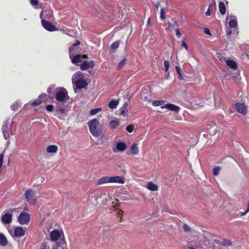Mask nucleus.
I'll return each instance as SVG.
<instances>
[{
	"label": "nucleus",
	"mask_w": 249,
	"mask_h": 249,
	"mask_svg": "<svg viewBox=\"0 0 249 249\" xmlns=\"http://www.w3.org/2000/svg\"><path fill=\"white\" fill-rule=\"evenodd\" d=\"M41 101L40 99H37L36 100H35V101H34L31 105L32 106H38L39 105H40L41 103Z\"/></svg>",
	"instance_id": "58836bf2"
},
{
	"label": "nucleus",
	"mask_w": 249,
	"mask_h": 249,
	"mask_svg": "<svg viewBox=\"0 0 249 249\" xmlns=\"http://www.w3.org/2000/svg\"><path fill=\"white\" fill-rule=\"evenodd\" d=\"M39 99H40L41 102H45L47 99V95L46 94H42L39 95Z\"/></svg>",
	"instance_id": "4c0bfd02"
},
{
	"label": "nucleus",
	"mask_w": 249,
	"mask_h": 249,
	"mask_svg": "<svg viewBox=\"0 0 249 249\" xmlns=\"http://www.w3.org/2000/svg\"><path fill=\"white\" fill-rule=\"evenodd\" d=\"M9 121L10 120L8 119L4 121L1 128L4 138L6 140L10 139V135L12 131L11 126L8 125Z\"/></svg>",
	"instance_id": "20e7f679"
},
{
	"label": "nucleus",
	"mask_w": 249,
	"mask_h": 249,
	"mask_svg": "<svg viewBox=\"0 0 249 249\" xmlns=\"http://www.w3.org/2000/svg\"><path fill=\"white\" fill-rule=\"evenodd\" d=\"M46 108L49 111H52L53 109V106L52 105H49L46 106Z\"/></svg>",
	"instance_id": "de8ad7c7"
},
{
	"label": "nucleus",
	"mask_w": 249,
	"mask_h": 249,
	"mask_svg": "<svg viewBox=\"0 0 249 249\" xmlns=\"http://www.w3.org/2000/svg\"><path fill=\"white\" fill-rule=\"evenodd\" d=\"M110 183H115L123 184L124 183V179L121 176L110 177Z\"/></svg>",
	"instance_id": "2eb2a0df"
},
{
	"label": "nucleus",
	"mask_w": 249,
	"mask_h": 249,
	"mask_svg": "<svg viewBox=\"0 0 249 249\" xmlns=\"http://www.w3.org/2000/svg\"><path fill=\"white\" fill-rule=\"evenodd\" d=\"M75 53V51H73V49L72 48H69L70 58L71 61L73 64L77 65L78 63L82 61V54H77L74 55Z\"/></svg>",
	"instance_id": "423d86ee"
},
{
	"label": "nucleus",
	"mask_w": 249,
	"mask_h": 249,
	"mask_svg": "<svg viewBox=\"0 0 249 249\" xmlns=\"http://www.w3.org/2000/svg\"><path fill=\"white\" fill-rule=\"evenodd\" d=\"M80 44V42L78 40H76V43L72 44L71 46L70 47V48H72L73 49V51H75L74 50V48L75 47V46H77L78 45H79V44Z\"/></svg>",
	"instance_id": "8fccbe9b"
},
{
	"label": "nucleus",
	"mask_w": 249,
	"mask_h": 249,
	"mask_svg": "<svg viewBox=\"0 0 249 249\" xmlns=\"http://www.w3.org/2000/svg\"><path fill=\"white\" fill-rule=\"evenodd\" d=\"M8 241L6 236L2 233H0V245L3 247L7 246Z\"/></svg>",
	"instance_id": "4be33fe9"
},
{
	"label": "nucleus",
	"mask_w": 249,
	"mask_h": 249,
	"mask_svg": "<svg viewBox=\"0 0 249 249\" xmlns=\"http://www.w3.org/2000/svg\"><path fill=\"white\" fill-rule=\"evenodd\" d=\"M118 201H118V200L116 199V200H115V202H114V201H113V202H112V203L113 204V207L114 208H116V209H118Z\"/></svg>",
	"instance_id": "603ef678"
},
{
	"label": "nucleus",
	"mask_w": 249,
	"mask_h": 249,
	"mask_svg": "<svg viewBox=\"0 0 249 249\" xmlns=\"http://www.w3.org/2000/svg\"><path fill=\"white\" fill-rule=\"evenodd\" d=\"M218 244L222 246L228 247L231 245V242L227 239H222L221 240L219 241Z\"/></svg>",
	"instance_id": "5701e85b"
},
{
	"label": "nucleus",
	"mask_w": 249,
	"mask_h": 249,
	"mask_svg": "<svg viewBox=\"0 0 249 249\" xmlns=\"http://www.w3.org/2000/svg\"><path fill=\"white\" fill-rule=\"evenodd\" d=\"M25 230L21 227H18L14 230V232L13 234H12V236L13 237H21L25 235Z\"/></svg>",
	"instance_id": "ddd939ff"
},
{
	"label": "nucleus",
	"mask_w": 249,
	"mask_h": 249,
	"mask_svg": "<svg viewBox=\"0 0 249 249\" xmlns=\"http://www.w3.org/2000/svg\"><path fill=\"white\" fill-rule=\"evenodd\" d=\"M131 152L133 155H137L139 152V149L136 144H133L130 147Z\"/></svg>",
	"instance_id": "7c9ffc66"
},
{
	"label": "nucleus",
	"mask_w": 249,
	"mask_h": 249,
	"mask_svg": "<svg viewBox=\"0 0 249 249\" xmlns=\"http://www.w3.org/2000/svg\"><path fill=\"white\" fill-rule=\"evenodd\" d=\"M172 21H173V22H168V27H167L166 28V30L170 29L171 30H173L178 27V25L177 21H175L173 19H172Z\"/></svg>",
	"instance_id": "b1692460"
},
{
	"label": "nucleus",
	"mask_w": 249,
	"mask_h": 249,
	"mask_svg": "<svg viewBox=\"0 0 249 249\" xmlns=\"http://www.w3.org/2000/svg\"><path fill=\"white\" fill-rule=\"evenodd\" d=\"M126 130L129 133H132L133 131V126L132 125L127 126Z\"/></svg>",
	"instance_id": "37998d69"
},
{
	"label": "nucleus",
	"mask_w": 249,
	"mask_h": 249,
	"mask_svg": "<svg viewBox=\"0 0 249 249\" xmlns=\"http://www.w3.org/2000/svg\"><path fill=\"white\" fill-rule=\"evenodd\" d=\"M147 188L148 190L152 191H156L158 190V186L152 182H149L147 183Z\"/></svg>",
	"instance_id": "a878e982"
},
{
	"label": "nucleus",
	"mask_w": 249,
	"mask_h": 249,
	"mask_svg": "<svg viewBox=\"0 0 249 249\" xmlns=\"http://www.w3.org/2000/svg\"><path fill=\"white\" fill-rule=\"evenodd\" d=\"M181 46L182 47H183L186 49V50H188V46L186 45V44L185 42L184 41V40H183L182 41Z\"/></svg>",
	"instance_id": "864d4df0"
},
{
	"label": "nucleus",
	"mask_w": 249,
	"mask_h": 249,
	"mask_svg": "<svg viewBox=\"0 0 249 249\" xmlns=\"http://www.w3.org/2000/svg\"><path fill=\"white\" fill-rule=\"evenodd\" d=\"M229 20V27L231 29H233L234 30H238L237 20L236 16L232 15H228L226 18V20Z\"/></svg>",
	"instance_id": "0eeeda50"
},
{
	"label": "nucleus",
	"mask_w": 249,
	"mask_h": 249,
	"mask_svg": "<svg viewBox=\"0 0 249 249\" xmlns=\"http://www.w3.org/2000/svg\"><path fill=\"white\" fill-rule=\"evenodd\" d=\"M176 35L179 38L181 36V34L178 28L176 29L175 30Z\"/></svg>",
	"instance_id": "09e8293b"
},
{
	"label": "nucleus",
	"mask_w": 249,
	"mask_h": 249,
	"mask_svg": "<svg viewBox=\"0 0 249 249\" xmlns=\"http://www.w3.org/2000/svg\"><path fill=\"white\" fill-rule=\"evenodd\" d=\"M30 3L32 6L35 7L36 8H37V6L38 4V0H30Z\"/></svg>",
	"instance_id": "e433bc0d"
},
{
	"label": "nucleus",
	"mask_w": 249,
	"mask_h": 249,
	"mask_svg": "<svg viewBox=\"0 0 249 249\" xmlns=\"http://www.w3.org/2000/svg\"><path fill=\"white\" fill-rule=\"evenodd\" d=\"M219 9L220 13L222 15H224L226 13L225 5L223 2L220 1L219 3Z\"/></svg>",
	"instance_id": "c85d7f7f"
},
{
	"label": "nucleus",
	"mask_w": 249,
	"mask_h": 249,
	"mask_svg": "<svg viewBox=\"0 0 249 249\" xmlns=\"http://www.w3.org/2000/svg\"><path fill=\"white\" fill-rule=\"evenodd\" d=\"M175 69H176V71L177 72L178 74L182 73H181V70H180V68H179V66H176L175 67Z\"/></svg>",
	"instance_id": "3c124183"
},
{
	"label": "nucleus",
	"mask_w": 249,
	"mask_h": 249,
	"mask_svg": "<svg viewBox=\"0 0 249 249\" xmlns=\"http://www.w3.org/2000/svg\"><path fill=\"white\" fill-rule=\"evenodd\" d=\"M58 247H59V245L57 244L55 246H54L53 247V248L52 249H58Z\"/></svg>",
	"instance_id": "680f3d73"
},
{
	"label": "nucleus",
	"mask_w": 249,
	"mask_h": 249,
	"mask_svg": "<svg viewBox=\"0 0 249 249\" xmlns=\"http://www.w3.org/2000/svg\"><path fill=\"white\" fill-rule=\"evenodd\" d=\"M231 76L233 77H234V78H237V76L239 75V73L238 72H237V73H235L234 74H233V73H232L231 74Z\"/></svg>",
	"instance_id": "4d7b16f0"
},
{
	"label": "nucleus",
	"mask_w": 249,
	"mask_h": 249,
	"mask_svg": "<svg viewBox=\"0 0 249 249\" xmlns=\"http://www.w3.org/2000/svg\"><path fill=\"white\" fill-rule=\"evenodd\" d=\"M165 101L156 100L152 102V105L155 107L160 106L161 108H165Z\"/></svg>",
	"instance_id": "393cba45"
},
{
	"label": "nucleus",
	"mask_w": 249,
	"mask_h": 249,
	"mask_svg": "<svg viewBox=\"0 0 249 249\" xmlns=\"http://www.w3.org/2000/svg\"><path fill=\"white\" fill-rule=\"evenodd\" d=\"M226 64L231 69L234 70H236L237 68V65L236 63L232 59L229 58L226 61Z\"/></svg>",
	"instance_id": "aec40b11"
},
{
	"label": "nucleus",
	"mask_w": 249,
	"mask_h": 249,
	"mask_svg": "<svg viewBox=\"0 0 249 249\" xmlns=\"http://www.w3.org/2000/svg\"><path fill=\"white\" fill-rule=\"evenodd\" d=\"M102 108L101 107L94 108L90 110L89 112V114L90 115H94L98 113L99 112L102 110Z\"/></svg>",
	"instance_id": "473e14b6"
},
{
	"label": "nucleus",
	"mask_w": 249,
	"mask_h": 249,
	"mask_svg": "<svg viewBox=\"0 0 249 249\" xmlns=\"http://www.w3.org/2000/svg\"><path fill=\"white\" fill-rule=\"evenodd\" d=\"M95 63L92 60L88 61H84L82 64H80V69L82 71L87 70L89 68H92L94 67Z\"/></svg>",
	"instance_id": "9d476101"
},
{
	"label": "nucleus",
	"mask_w": 249,
	"mask_h": 249,
	"mask_svg": "<svg viewBox=\"0 0 249 249\" xmlns=\"http://www.w3.org/2000/svg\"><path fill=\"white\" fill-rule=\"evenodd\" d=\"M126 145L124 142H120L116 144L115 148H113V151L114 152H123L124 151L126 148Z\"/></svg>",
	"instance_id": "4468645a"
},
{
	"label": "nucleus",
	"mask_w": 249,
	"mask_h": 249,
	"mask_svg": "<svg viewBox=\"0 0 249 249\" xmlns=\"http://www.w3.org/2000/svg\"><path fill=\"white\" fill-rule=\"evenodd\" d=\"M183 229L186 232L190 231V227L186 224H184L183 226Z\"/></svg>",
	"instance_id": "c03bdc74"
},
{
	"label": "nucleus",
	"mask_w": 249,
	"mask_h": 249,
	"mask_svg": "<svg viewBox=\"0 0 249 249\" xmlns=\"http://www.w3.org/2000/svg\"><path fill=\"white\" fill-rule=\"evenodd\" d=\"M218 58L221 62H225V63L226 60H227L229 59V58H226L224 56L221 55L218 56Z\"/></svg>",
	"instance_id": "49530a36"
},
{
	"label": "nucleus",
	"mask_w": 249,
	"mask_h": 249,
	"mask_svg": "<svg viewBox=\"0 0 249 249\" xmlns=\"http://www.w3.org/2000/svg\"><path fill=\"white\" fill-rule=\"evenodd\" d=\"M232 34V32L231 30H228L227 32V35L228 36H230L231 35V34Z\"/></svg>",
	"instance_id": "052dcab7"
},
{
	"label": "nucleus",
	"mask_w": 249,
	"mask_h": 249,
	"mask_svg": "<svg viewBox=\"0 0 249 249\" xmlns=\"http://www.w3.org/2000/svg\"><path fill=\"white\" fill-rule=\"evenodd\" d=\"M165 108H167L170 110L178 112L180 110V107L178 106L172 104H167L164 107Z\"/></svg>",
	"instance_id": "a211bd4d"
},
{
	"label": "nucleus",
	"mask_w": 249,
	"mask_h": 249,
	"mask_svg": "<svg viewBox=\"0 0 249 249\" xmlns=\"http://www.w3.org/2000/svg\"><path fill=\"white\" fill-rule=\"evenodd\" d=\"M126 59H125V58L123 59L118 64V65L117 66L118 69H121L126 64Z\"/></svg>",
	"instance_id": "72a5a7b5"
},
{
	"label": "nucleus",
	"mask_w": 249,
	"mask_h": 249,
	"mask_svg": "<svg viewBox=\"0 0 249 249\" xmlns=\"http://www.w3.org/2000/svg\"><path fill=\"white\" fill-rule=\"evenodd\" d=\"M30 215L27 212H21L18 217V222L22 225L26 224L29 222Z\"/></svg>",
	"instance_id": "6e6552de"
},
{
	"label": "nucleus",
	"mask_w": 249,
	"mask_h": 249,
	"mask_svg": "<svg viewBox=\"0 0 249 249\" xmlns=\"http://www.w3.org/2000/svg\"><path fill=\"white\" fill-rule=\"evenodd\" d=\"M221 168L219 166H215L213 170V174L214 176H217L220 172Z\"/></svg>",
	"instance_id": "f704fd0d"
},
{
	"label": "nucleus",
	"mask_w": 249,
	"mask_h": 249,
	"mask_svg": "<svg viewBox=\"0 0 249 249\" xmlns=\"http://www.w3.org/2000/svg\"><path fill=\"white\" fill-rule=\"evenodd\" d=\"M47 92L50 95L53 93L55 99L60 103L65 102L69 99L67 90L63 88H55V86L52 85L48 88Z\"/></svg>",
	"instance_id": "f257e3e1"
},
{
	"label": "nucleus",
	"mask_w": 249,
	"mask_h": 249,
	"mask_svg": "<svg viewBox=\"0 0 249 249\" xmlns=\"http://www.w3.org/2000/svg\"><path fill=\"white\" fill-rule=\"evenodd\" d=\"M110 177L104 176L99 178L97 182V185L110 183Z\"/></svg>",
	"instance_id": "6ab92c4d"
},
{
	"label": "nucleus",
	"mask_w": 249,
	"mask_h": 249,
	"mask_svg": "<svg viewBox=\"0 0 249 249\" xmlns=\"http://www.w3.org/2000/svg\"><path fill=\"white\" fill-rule=\"evenodd\" d=\"M164 66L165 68V71L167 72L169 69V62L167 60H165L164 62Z\"/></svg>",
	"instance_id": "a19ab883"
},
{
	"label": "nucleus",
	"mask_w": 249,
	"mask_h": 249,
	"mask_svg": "<svg viewBox=\"0 0 249 249\" xmlns=\"http://www.w3.org/2000/svg\"><path fill=\"white\" fill-rule=\"evenodd\" d=\"M128 104L125 103L124 104L123 106L121 107L120 111L122 115H124L125 112L127 111Z\"/></svg>",
	"instance_id": "2f4dec72"
},
{
	"label": "nucleus",
	"mask_w": 249,
	"mask_h": 249,
	"mask_svg": "<svg viewBox=\"0 0 249 249\" xmlns=\"http://www.w3.org/2000/svg\"><path fill=\"white\" fill-rule=\"evenodd\" d=\"M58 149V147L55 145H50L47 148L46 151L49 153H56Z\"/></svg>",
	"instance_id": "412c9836"
},
{
	"label": "nucleus",
	"mask_w": 249,
	"mask_h": 249,
	"mask_svg": "<svg viewBox=\"0 0 249 249\" xmlns=\"http://www.w3.org/2000/svg\"><path fill=\"white\" fill-rule=\"evenodd\" d=\"M83 73L79 71L76 72L72 76V82L74 90L85 88L88 83L82 78Z\"/></svg>",
	"instance_id": "f03ea898"
},
{
	"label": "nucleus",
	"mask_w": 249,
	"mask_h": 249,
	"mask_svg": "<svg viewBox=\"0 0 249 249\" xmlns=\"http://www.w3.org/2000/svg\"><path fill=\"white\" fill-rule=\"evenodd\" d=\"M204 33L206 35H211L210 31V30L208 28H205V29H204Z\"/></svg>",
	"instance_id": "5fc2aeb1"
},
{
	"label": "nucleus",
	"mask_w": 249,
	"mask_h": 249,
	"mask_svg": "<svg viewBox=\"0 0 249 249\" xmlns=\"http://www.w3.org/2000/svg\"><path fill=\"white\" fill-rule=\"evenodd\" d=\"M110 126L114 129L119 124V121L118 119L111 120L109 123Z\"/></svg>",
	"instance_id": "c756f323"
},
{
	"label": "nucleus",
	"mask_w": 249,
	"mask_h": 249,
	"mask_svg": "<svg viewBox=\"0 0 249 249\" xmlns=\"http://www.w3.org/2000/svg\"><path fill=\"white\" fill-rule=\"evenodd\" d=\"M216 9V3L213 0L209 5L207 10L205 12V15L207 17L211 15L212 12Z\"/></svg>",
	"instance_id": "dca6fc26"
},
{
	"label": "nucleus",
	"mask_w": 249,
	"mask_h": 249,
	"mask_svg": "<svg viewBox=\"0 0 249 249\" xmlns=\"http://www.w3.org/2000/svg\"><path fill=\"white\" fill-rule=\"evenodd\" d=\"M4 154H0V169L1 168L3 162Z\"/></svg>",
	"instance_id": "a18cd8bd"
},
{
	"label": "nucleus",
	"mask_w": 249,
	"mask_h": 249,
	"mask_svg": "<svg viewBox=\"0 0 249 249\" xmlns=\"http://www.w3.org/2000/svg\"><path fill=\"white\" fill-rule=\"evenodd\" d=\"M178 75H179V79H180V80H183V76H182V73L179 74H178Z\"/></svg>",
	"instance_id": "0e129e2a"
},
{
	"label": "nucleus",
	"mask_w": 249,
	"mask_h": 249,
	"mask_svg": "<svg viewBox=\"0 0 249 249\" xmlns=\"http://www.w3.org/2000/svg\"><path fill=\"white\" fill-rule=\"evenodd\" d=\"M118 104H119L118 101L113 100L111 101L109 103L108 106L111 109H115L117 107Z\"/></svg>",
	"instance_id": "cd10ccee"
},
{
	"label": "nucleus",
	"mask_w": 249,
	"mask_h": 249,
	"mask_svg": "<svg viewBox=\"0 0 249 249\" xmlns=\"http://www.w3.org/2000/svg\"><path fill=\"white\" fill-rule=\"evenodd\" d=\"M42 14H43V12H42L41 13H40V18H42Z\"/></svg>",
	"instance_id": "338daca9"
},
{
	"label": "nucleus",
	"mask_w": 249,
	"mask_h": 249,
	"mask_svg": "<svg viewBox=\"0 0 249 249\" xmlns=\"http://www.w3.org/2000/svg\"><path fill=\"white\" fill-rule=\"evenodd\" d=\"M120 45V43L119 41H115L114 43H113L111 45V48L112 49H117Z\"/></svg>",
	"instance_id": "c9c22d12"
},
{
	"label": "nucleus",
	"mask_w": 249,
	"mask_h": 249,
	"mask_svg": "<svg viewBox=\"0 0 249 249\" xmlns=\"http://www.w3.org/2000/svg\"><path fill=\"white\" fill-rule=\"evenodd\" d=\"M58 110H59V111L60 112H61V113H64V110H65L64 108H63V107H59V108H58Z\"/></svg>",
	"instance_id": "6e6d98bb"
},
{
	"label": "nucleus",
	"mask_w": 249,
	"mask_h": 249,
	"mask_svg": "<svg viewBox=\"0 0 249 249\" xmlns=\"http://www.w3.org/2000/svg\"><path fill=\"white\" fill-rule=\"evenodd\" d=\"M160 18L161 19H164L165 18V14L164 13V8H161L160 11Z\"/></svg>",
	"instance_id": "ea45409f"
},
{
	"label": "nucleus",
	"mask_w": 249,
	"mask_h": 249,
	"mask_svg": "<svg viewBox=\"0 0 249 249\" xmlns=\"http://www.w3.org/2000/svg\"><path fill=\"white\" fill-rule=\"evenodd\" d=\"M235 107L236 110L242 114H246L247 113V108L244 104L237 103L235 104Z\"/></svg>",
	"instance_id": "f8f14e48"
},
{
	"label": "nucleus",
	"mask_w": 249,
	"mask_h": 249,
	"mask_svg": "<svg viewBox=\"0 0 249 249\" xmlns=\"http://www.w3.org/2000/svg\"><path fill=\"white\" fill-rule=\"evenodd\" d=\"M160 5V3L159 2H157V3L156 4L155 6L156 7V8L158 9V7Z\"/></svg>",
	"instance_id": "e2e57ef3"
},
{
	"label": "nucleus",
	"mask_w": 249,
	"mask_h": 249,
	"mask_svg": "<svg viewBox=\"0 0 249 249\" xmlns=\"http://www.w3.org/2000/svg\"><path fill=\"white\" fill-rule=\"evenodd\" d=\"M88 56L86 54L82 55V58H87Z\"/></svg>",
	"instance_id": "69168bd1"
},
{
	"label": "nucleus",
	"mask_w": 249,
	"mask_h": 249,
	"mask_svg": "<svg viewBox=\"0 0 249 249\" xmlns=\"http://www.w3.org/2000/svg\"><path fill=\"white\" fill-rule=\"evenodd\" d=\"M89 130L94 137H98L102 133V130L100 127V123L96 119L89 120L88 123Z\"/></svg>",
	"instance_id": "7ed1b4c3"
},
{
	"label": "nucleus",
	"mask_w": 249,
	"mask_h": 249,
	"mask_svg": "<svg viewBox=\"0 0 249 249\" xmlns=\"http://www.w3.org/2000/svg\"><path fill=\"white\" fill-rule=\"evenodd\" d=\"M249 212H247V210H246V211L244 212H241L240 213V215L241 216H243L244 215H245Z\"/></svg>",
	"instance_id": "13d9d810"
},
{
	"label": "nucleus",
	"mask_w": 249,
	"mask_h": 249,
	"mask_svg": "<svg viewBox=\"0 0 249 249\" xmlns=\"http://www.w3.org/2000/svg\"><path fill=\"white\" fill-rule=\"evenodd\" d=\"M120 216H123V215L122 214V213H120Z\"/></svg>",
	"instance_id": "774afa93"
},
{
	"label": "nucleus",
	"mask_w": 249,
	"mask_h": 249,
	"mask_svg": "<svg viewBox=\"0 0 249 249\" xmlns=\"http://www.w3.org/2000/svg\"><path fill=\"white\" fill-rule=\"evenodd\" d=\"M150 25H151L150 18H149L147 20V26H150Z\"/></svg>",
	"instance_id": "bf43d9fd"
},
{
	"label": "nucleus",
	"mask_w": 249,
	"mask_h": 249,
	"mask_svg": "<svg viewBox=\"0 0 249 249\" xmlns=\"http://www.w3.org/2000/svg\"><path fill=\"white\" fill-rule=\"evenodd\" d=\"M19 103H18V102H16L14 104H13L12 106H11V109L13 110H16L18 109V107L19 105Z\"/></svg>",
	"instance_id": "79ce46f5"
},
{
	"label": "nucleus",
	"mask_w": 249,
	"mask_h": 249,
	"mask_svg": "<svg viewBox=\"0 0 249 249\" xmlns=\"http://www.w3.org/2000/svg\"><path fill=\"white\" fill-rule=\"evenodd\" d=\"M41 24L43 27L47 31L53 32L57 30V29L52 23L47 21L44 19H42Z\"/></svg>",
	"instance_id": "1a4fd4ad"
},
{
	"label": "nucleus",
	"mask_w": 249,
	"mask_h": 249,
	"mask_svg": "<svg viewBox=\"0 0 249 249\" xmlns=\"http://www.w3.org/2000/svg\"><path fill=\"white\" fill-rule=\"evenodd\" d=\"M62 233H63V232L58 230L52 231L50 234L51 240L52 241L57 240L60 237Z\"/></svg>",
	"instance_id": "9b49d317"
},
{
	"label": "nucleus",
	"mask_w": 249,
	"mask_h": 249,
	"mask_svg": "<svg viewBox=\"0 0 249 249\" xmlns=\"http://www.w3.org/2000/svg\"><path fill=\"white\" fill-rule=\"evenodd\" d=\"M99 197L103 199L102 201L104 204H105L108 201H109L111 198V197L109 195L106 194H103L101 195Z\"/></svg>",
	"instance_id": "bb28decb"
},
{
	"label": "nucleus",
	"mask_w": 249,
	"mask_h": 249,
	"mask_svg": "<svg viewBox=\"0 0 249 249\" xmlns=\"http://www.w3.org/2000/svg\"><path fill=\"white\" fill-rule=\"evenodd\" d=\"M24 196L29 204L36 205V199L34 191L31 189L27 190L24 194Z\"/></svg>",
	"instance_id": "39448f33"
},
{
	"label": "nucleus",
	"mask_w": 249,
	"mask_h": 249,
	"mask_svg": "<svg viewBox=\"0 0 249 249\" xmlns=\"http://www.w3.org/2000/svg\"><path fill=\"white\" fill-rule=\"evenodd\" d=\"M1 220L4 224H10L12 221V215L10 213H5L3 215Z\"/></svg>",
	"instance_id": "f3484780"
}]
</instances>
